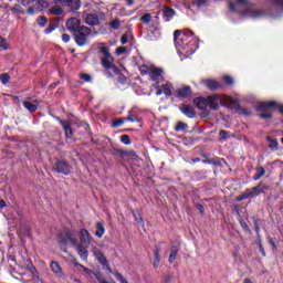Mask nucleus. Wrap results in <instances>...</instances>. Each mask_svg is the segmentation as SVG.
<instances>
[{"mask_svg":"<svg viewBox=\"0 0 283 283\" xmlns=\"http://www.w3.org/2000/svg\"><path fill=\"white\" fill-rule=\"evenodd\" d=\"M174 36L175 45L179 54H182L186 59L198 50V39L193 36L191 30H186L184 33L180 30H176Z\"/></svg>","mask_w":283,"mask_h":283,"instance_id":"f257e3e1","label":"nucleus"},{"mask_svg":"<svg viewBox=\"0 0 283 283\" xmlns=\"http://www.w3.org/2000/svg\"><path fill=\"white\" fill-rule=\"evenodd\" d=\"M193 104L198 109L205 111L218 109L220 105H238V99L227 95H212L207 97H197L193 99Z\"/></svg>","mask_w":283,"mask_h":283,"instance_id":"f03ea898","label":"nucleus"},{"mask_svg":"<svg viewBox=\"0 0 283 283\" xmlns=\"http://www.w3.org/2000/svg\"><path fill=\"white\" fill-rule=\"evenodd\" d=\"M59 244H60L61 251H64V252L67 251V248H66L67 244H70L71 247H74L81 260H87V258L90 256V252L85 247L80 245L78 239H76V232L72 230H65L64 234L59 235Z\"/></svg>","mask_w":283,"mask_h":283,"instance_id":"7ed1b4c3","label":"nucleus"},{"mask_svg":"<svg viewBox=\"0 0 283 283\" xmlns=\"http://www.w3.org/2000/svg\"><path fill=\"white\" fill-rule=\"evenodd\" d=\"M139 70L143 74H148L150 81H159L163 76V69L156 66L142 65Z\"/></svg>","mask_w":283,"mask_h":283,"instance_id":"20e7f679","label":"nucleus"},{"mask_svg":"<svg viewBox=\"0 0 283 283\" xmlns=\"http://www.w3.org/2000/svg\"><path fill=\"white\" fill-rule=\"evenodd\" d=\"M90 34H92L90 28L81 27L80 30L76 31L75 43H77L80 46L87 45V39H90Z\"/></svg>","mask_w":283,"mask_h":283,"instance_id":"39448f33","label":"nucleus"},{"mask_svg":"<svg viewBox=\"0 0 283 283\" xmlns=\"http://www.w3.org/2000/svg\"><path fill=\"white\" fill-rule=\"evenodd\" d=\"M99 51L103 54V57H102L103 67H105V70H116V66L114 65V59L109 54V50H107V48L105 46H102Z\"/></svg>","mask_w":283,"mask_h":283,"instance_id":"423d86ee","label":"nucleus"},{"mask_svg":"<svg viewBox=\"0 0 283 283\" xmlns=\"http://www.w3.org/2000/svg\"><path fill=\"white\" fill-rule=\"evenodd\" d=\"M273 107H277L280 114H283V106L277 105L275 102H263L256 106L258 112H271Z\"/></svg>","mask_w":283,"mask_h":283,"instance_id":"0eeeda50","label":"nucleus"},{"mask_svg":"<svg viewBox=\"0 0 283 283\" xmlns=\"http://www.w3.org/2000/svg\"><path fill=\"white\" fill-rule=\"evenodd\" d=\"M54 171L57 174H64V176H69L70 171H72V166L64 160H57L53 167Z\"/></svg>","mask_w":283,"mask_h":283,"instance_id":"6e6552de","label":"nucleus"},{"mask_svg":"<svg viewBox=\"0 0 283 283\" xmlns=\"http://www.w3.org/2000/svg\"><path fill=\"white\" fill-rule=\"evenodd\" d=\"M80 247H84V249H87L90 244H92V234H90V231L87 229H81L80 230Z\"/></svg>","mask_w":283,"mask_h":283,"instance_id":"1a4fd4ad","label":"nucleus"},{"mask_svg":"<svg viewBox=\"0 0 283 283\" xmlns=\"http://www.w3.org/2000/svg\"><path fill=\"white\" fill-rule=\"evenodd\" d=\"M153 90H157L156 96H161V94H165V96H171V84H163L160 87V84L155 83L153 85Z\"/></svg>","mask_w":283,"mask_h":283,"instance_id":"9d476101","label":"nucleus"},{"mask_svg":"<svg viewBox=\"0 0 283 283\" xmlns=\"http://www.w3.org/2000/svg\"><path fill=\"white\" fill-rule=\"evenodd\" d=\"M56 6H66L71 10L81 9V0H55Z\"/></svg>","mask_w":283,"mask_h":283,"instance_id":"9b49d317","label":"nucleus"},{"mask_svg":"<svg viewBox=\"0 0 283 283\" xmlns=\"http://www.w3.org/2000/svg\"><path fill=\"white\" fill-rule=\"evenodd\" d=\"M260 195V188L259 187H254L251 189L245 190L243 193H241L237 200L239 202H241V200H247V198H255V196Z\"/></svg>","mask_w":283,"mask_h":283,"instance_id":"f8f14e48","label":"nucleus"},{"mask_svg":"<svg viewBox=\"0 0 283 283\" xmlns=\"http://www.w3.org/2000/svg\"><path fill=\"white\" fill-rule=\"evenodd\" d=\"M66 28L70 30V32H78L81 28H85L84 25H81V20L76 18H71L66 21Z\"/></svg>","mask_w":283,"mask_h":283,"instance_id":"ddd939ff","label":"nucleus"},{"mask_svg":"<svg viewBox=\"0 0 283 283\" xmlns=\"http://www.w3.org/2000/svg\"><path fill=\"white\" fill-rule=\"evenodd\" d=\"M91 251L94 258H96L97 262H99V264L107 265V259L105 258V254H103V251H101L95 245H92Z\"/></svg>","mask_w":283,"mask_h":283,"instance_id":"4468645a","label":"nucleus"},{"mask_svg":"<svg viewBox=\"0 0 283 283\" xmlns=\"http://www.w3.org/2000/svg\"><path fill=\"white\" fill-rule=\"evenodd\" d=\"M80 266H81V269H83V271L85 272L86 275H90V277H92V275H95L96 280L99 283H116V281H106L105 279L101 277L99 274L94 273V271H92L83 265H80Z\"/></svg>","mask_w":283,"mask_h":283,"instance_id":"2eb2a0df","label":"nucleus"},{"mask_svg":"<svg viewBox=\"0 0 283 283\" xmlns=\"http://www.w3.org/2000/svg\"><path fill=\"white\" fill-rule=\"evenodd\" d=\"M180 112L185 114L188 118H195L196 117V112H193V107L187 105V104H181L179 106Z\"/></svg>","mask_w":283,"mask_h":283,"instance_id":"dca6fc26","label":"nucleus"},{"mask_svg":"<svg viewBox=\"0 0 283 283\" xmlns=\"http://www.w3.org/2000/svg\"><path fill=\"white\" fill-rule=\"evenodd\" d=\"M201 83L208 87V90H220L222 87L216 80H203Z\"/></svg>","mask_w":283,"mask_h":283,"instance_id":"f3484780","label":"nucleus"},{"mask_svg":"<svg viewBox=\"0 0 283 283\" xmlns=\"http://www.w3.org/2000/svg\"><path fill=\"white\" fill-rule=\"evenodd\" d=\"M60 124L62 125L65 132L66 138H72V124L69 120H60Z\"/></svg>","mask_w":283,"mask_h":283,"instance_id":"a211bd4d","label":"nucleus"},{"mask_svg":"<svg viewBox=\"0 0 283 283\" xmlns=\"http://www.w3.org/2000/svg\"><path fill=\"white\" fill-rule=\"evenodd\" d=\"M51 271L56 275V277H63V270L57 262H51Z\"/></svg>","mask_w":283,"mask_h":283,"instance_id":"6ab92c4d","label":"nucleus"},{"mask_svg":"<svg viewBox=\"0 0 283 283\" xmlns=\"http://www.w3.org/2000/svg\"><path fill=\"white\" fill-rule=\"evenodd\" d=\"M180 250V245H172L170 248V255L168 261L170 262V264H174V262L176 261V258L178 256V251Z\"/></svg>","mask_w":283,"mask_h":283,"instance_id":"aec40b11","label":"nucleus"},{"mask_svg":"<svg viewBox=\"0 0 283 283\" xmlns=\"http://www.w3.org/2000/svg\"><path fill=\"white\" fill-rule=\"evenodd\" d=\"M85 23L87 25H98V15H96V14H87L85 17Z\"/></svg>","mask_w":283,"mask_h":283,"instance_id":"412c9836","label":"nucleus"},{"mask_svg":"<svg viewBox=\"0 0 283 283\" xmlns=\"http://www.w3.org/2000/svg\"><path fill=\"white\" fill-rule=\"evenodd\" d=\"M23 106L31 113L36 112V109H39V101H34V104H32V102L24 101Z\"/></svg>","mask_w":283,"mask_h":283,"instance_id":"4be33fe9","label":"nucleus"},{"mask_svg":"<svg viewBox=\"0 0 283 283\" xmlns=\"http://www.w3.org/2000/svg\"><path fill=\"white\" fill-rule=\"evenodd\" d=\"M178 96H180L181 98H187V96L191 95V87L189 86H185L181 87L177 91Z\"/></svg>","mask_w":283,"mask_h":283,"instance_id":"5701e85b","label":"nucleus"},{"mask_svg":"<svg viewBox=\"0 0 283 283\" xmlns=\"http://www.w3.org/2000/svg\"><path fill=\"white\" fill-rule=\"evenodd\" d=\"M240 7L247 8V0H237L235 4L232 2L229 4V8L232 12H235V9Z\"/></svg>","mask_w":283,"mask_h":283,"instance_id":"b1692460","label":"nucleus"},{"mask_svg":"<svg viewBox=\"0 0 283 283\" xmlns=\"http://www.w3.org/2000/svg\"><path fill=\"white\" fill-rule=\"evenodd\" d=\"M175 15H176V11H174V9L171 8L164 9V17L166 21H171V19H174Z\"/></svg>","mask_w":283,"mask_h":283,"instance_id":"393cba45","label":"nucleus"},{"mask_svg":"<svg viewBox=\"0 0 283 283\" xmlns=\"http://www.w3.org/2000/svg\"><path fill=\"white\" fill-rule=\"evenodd\" d=\"M95 235L97 238H101L102 235H105V227L103 226V223H101V222L96 223Z\"/></svg>","mask_w":283,"mask_h":283,"instance_id":"a878e982","label":"nucleus"},{"mask_svg":"<svg viewBox=\"0 0 283 283\" xmlns=\"http://www.w3.org/2000/svg\"><path fill=\"white\" fill-rule=\"evenodd\" d=\"M50 14H54L55 17H59L63 14V9L60 6H54L49 10Z\"/></svg>","mask_w":283,"mask_h":283,"instance_id":"bb28decb","label":"nucleus"},{"mask_svg":"<svg viewBox=\"0 0 283 283\" xmlns=\"http://www.w3.org/2000/svg\"><path fill=\"white\" fill-rule=\"evenodd\" d=\"M188 125L186 123H182V122H178L175 126V130L176 132H185L188 129Z\"/></svg>","mask_w":283,"mask_h":283,"instance_id":"cd10ccee","label":"nucleus"},{"mask_svg":"<svg viewBox=\"0 0 283 283\" xmlns=\"http://www.w3.org/2000/svg\"><path fill=\"white\" fill-rule=\"evenodd\" d=\"M36 23L39 28H45V25L48 24V18L41 15L36 19Z\"/></svg>","mask_w":283,"mask_h":283,"instance_id":"c85d7f7f","label":"nucleus"},{"mask_svg":"<svg viewBox=\"0 0 283 283\" xmlns=\"http://www.w3.org/2000/svg\"><path fill=\"white\" fill-rule=\"evenodd\" d=\"M264 174H266V170H264V167H259L256 169V175L254 176V180H260V178H262Z\"/></svg>","mask_w":283,"mask_h":283,"instance_id":"c756f323","label":"nucleus"},{"mask_svg":"<svg viewBox=\"0 0 283 283\" xmlns=\"http://www.w3.org/2000/svg\"><path fill=\"white\" fill-rule=\"evenodd\" d=\"M154 258H155V260H154L153 264H154L155 269H158V266H160V254L158 253V250L155 251Z\"/></svg>","mask_w":283,"mask_h":283,"instance_id":"7c9ffc66","label":"nucleus"},{"mask_svg":"<svg viewBox=\"0 0 283 283\" xmlns=\"http://www.w3.org/2000/svg\"><path fill=\"white\" fill-rule=\"evenodd\" d=\"M125 120L134 122V119L130 118V117H127V118H124V119L120 118V119H117V120L113 122V127H120V125H123V123H125Z\"/></svg>","mask_w":283,"mask_h":283,"instance_id":"2f4dec72","label":"nucleus"},{"mask_svg":"<svg viewBox=\"0 0 283 283\" xmlns=\"http://www.w3.org/2000/svg\"><path fill=\"white\" fill-rule=\"evenodd\" d=\"M38 6H40V10H45L49 8L50 3L45 0H35Z\"/></svg>","mask_w":283,"mask_h":283,"instance_id":"473e14b6","label":"nucleus"},{"mask_svg":"<svg viewBox=\"0 0 283 283\" xmlns=\"http://www.w3.org/2000/svg\"><path fill=\"white\" fill-rule=\"evenodd\" d=\"M109 25L113 30H118L120 28V21L118 19H115L109 23Z\"/></svg>","mask_w":283,"mask_h":283,"instance_id":"72a5a7b5","label":"nucleus"},{"mask_svg":"<svg viewBox=\"0 0 283 283\" xmlns=\"http://www.w3.org/2000/svg\"><path fill=\"white\" fill-rule=\"evenodd\" d=\"M8 48H10V45L8 44V41H6V39L0 36V50H8Z\"/></svg>","mask_w":283,"mask_h":283,"instance_id":"f704fd0d","label":"nucleus"},{"mask_svg":"<svg viewBox=\"0 0 283 283\" xmlns=\"http://www.w3.org/2000/svg\"><path fill=\"white\" fill-rule=\"evenodd\" d=\"M140 21H142L143 23H150V22H151V14L145 13V14L140 18Z\"/></svg>","mask_w":283,"mask_h":283,"instance_id":"c9c22d12","label":"nucleus"},{"mask_svg":"<svg viewBox=\"0 0 283 283\" xmlns=\"http://www.w3.org/2000/svg\"><path fill=\"white\" fill-rule=\"evenodd\" d=\"M80 78H82V81H84V83H91L92 82V76H90V74H80Z\"/></svg>","mask_w":283,"mask_h":283,"instance_id":"e433bc0d","label":"nucleus"},{"mask_svg":"<svg viewBox=\"0 0 283 283\" xmlns=\"http://www.w3.org/2000/svg\"><path fill=\"white\" fill-rule=\"evenodd\" d=\"M120 140L124 145H130L132 144V139H129V135H122Z\"/></svg>","mask_w":283,"mask_h":283,"instance_id":"4c0bfd02","label":"nucleus"},{"mask_svg":"<svg viewBox=\"0 0 283 283\" xmlns=\"http://www.w3.org/2000/svg\"><path fill=\"white\" fill-rule=\"evenodd\" d=\"M268 140L270 142V148H272L273 150L277 149V140L276 139H272L271 137H268Z\"/></svg>","mask_w":283,"mask_h":283,"instance_id":"58836bf2","label":"nucleus"},{"mask_svg":"<svg viewBox=\"0 0 283 283\" xmlns=\"http://www.w3.org/2000/svg\"><path fill=\"white\" fill-rule=\"evenodd\" d=\"M0 81L3 85H7L8 81H10V75H8L7 73L0 75Z\"/></svg>","mask_w":283,"mask_h":283,"instance_id":"ea45409f","label":"nucleus"},{"mask_svg":"<svg viewBox=\"0 0 283 283\" xmlns=\"http://www.w3.org/2000/svg\"><path fill=\"white\" fill-rule=\"evenodd\" d=\"M222 81H223L227 85H233V78L230 77V76L224 75V76L222 77Z\"/></svg>","mask_w":283,"mask_h":283,"instance_id":"a19ab883","label":"nucleus"},{"mask_svg":"<svg viewBox=\"0 0 283 283\" xmlns=\"http://www.w3.org/2000/svg\"><path fill=\"white\" fill-rule=\"evenodd\" d=\"M12 11L13 12H18L20 14H23V8H21L19 4H15L13 8H12Z\"/></svg>","mask_w":283,"mask_h":283,"instance_id":"79ce46f5","label":"nucleus"},{"mask_svg":"<svg viewBox=\"0 0 283 283\" xmlns=\"http://www.w3.org/2000/svg\"><path fill=\"white\" fill-rule=\"evenodd\" d=\"M259 251L263 258L266 255V252L264 251V247H262V241L259 239Z\"/></svg>","mask_w":283,"mask_h":283,"instance_id":"37998d69","label":"nucleus"},{"mask_svg":"<svg viewBox=\"0 0 283 283\" xmlns=\"http://www.w3.org/2000/svg\"><path fill=\"white\" fill-rule=\"evenodd\" d=\"M195 3L200 8L207 3V0H195Z\"/></svg>","mask_w":283,"mask_h":283,"instance_id":"c03bdc74","label":"nucleus"},{"mask_svg":"<svg viewBox=\"0 0 283 283\" xmlns=\"http://www.w3.org/2000/svg\"><path fill=\"white\" fill-rule=\"evenodd\" d=\"M54 30H55L54 25H51V27L46 28L44 32H45V34H52V32H54Z\"/></svg>","mask_w":283,"mask_h":283,"instance_id":"a18cd8bd","label":"nucleus"},{"mask_svg":"<svg viewBox=\"0 0 283 283\" xmlns=\"http://www.w3.org/2000/svg\"><path fill=\"white\" fill-rule=\"evenodd\" d=\"M135 220L137 222V224H143V217H140V214H135Z\"/></svg>","mask_w":283,"mask_h":283,"instance_id":"49530a36","label":"nucleus"},{"mask_svg":"<svg viewBox=\"0 0 283 283\" xmlns=\"http://www.w3.org/2000/svg\"><path fill=\"white\" fill-rule=\"evenodd\" d=\"M125 48H117V50H116V54H117V56H120V54H125Z\"/></svg>","mask_w":283,"mask_h":283,"instance_id":"de8ad7c7","label":"nucleus"},{"mask_svg":"<svg viewBox=\"0 0 283 283\" xmlns=\"http://www.w3.org/2000/svg\"><path fill=\"white\" fill-rule=\"evenodd\" d=\"M62 41H63L64 43H70V35L64 33V34L62 35Z\"/></svg>","mask_w":283,"mask_h":283,"instance_id":"09e8293b","label":"nucleus"},{"mask_svg":"<svg viewBox=\"0 0 283 283\" xmlns=\"http://www.w3.org/2000/svg\"><path fill=\"white\" fill-rule=\"evenodd\" d=\"M34 0H20V2L22 3V6H30V3H32Z\"/></svg>","mask_w":283,"mask_h":283,"instance_id":"8fccbe9b","label":"nucleus"},{"mask_svg":"<svg viewBox=\"0 0 283 283\" xmlns=\"http://www.w3.org/2000/svg\"><path fill=\"white\" fill-rule=\"evenodd\" d=\"M34 12H36V10L32 7H30L28 10H27V14H34Z\"/></svg>","mask_w":283,"mask_h":283,"instance_id":"3c124183","label":"nucleus"},{"mask_svg":"<svg viewBox=\"0 0 283 283\" xmlns=\"http://www.w3.org/2000/svg\"><path fill=\"white\" fill-rule=\"evenodd\" d=\"M104 266H106L108 273H113V275H114V271H112V268L109 266V263L107 261H106V265H104Z\"/></svg>","mask_w":283,"mask_h":283,"instance_id":"603ef678","label":"nucleus"},{"mask_svg":"<svg viewBox=\"0 0 283 283\" xmlns=\"http://www.w3.org/2000/svg\"><path fill=\"white\" fill-rule=\"evenodd\" d=\"M122 45H125L127 43V35L122 36Z\"/></svg>","mask_w":283,"mask_h":283,"instance_id":"864d4df0","label":"nucleus"},{"mask_svg":"<svg viewBox=\"0 0 283 283\" xmlns=\"http://www.w3.org/2000/svg\"><path fill=\"white\" fill-rule=\"evenodd\" d=\"M260 118H271V114H260Z\"/></svg>","mask_w":283,"mask_h":283,"instance_id":"5fc2aeb1","label":"nucleus"},{"mask_svg":"<svg viewBox=\"0 0 283 283\" xmlns=\"http://www.w3.org/2000/svg\"><path fill=\"white\" fill-rule=\"evenodd\" d=\"M6 207V200H0V209H4Z\"/></svg>","mask_w":283,"mask_h":283,"instance_id":"6e6d98bb","label":"nucleus"},{"mask_svg":"<svg viewBox=\"0 0 283 283\" xmlns=\"http://www.w3.org/2000/svg\"><path fill=\"white\" fill-rule=\"evenodd\" d=\"M270 243L272 244V249H277V247L275 245V241H273V239L270 240Z\"/></svg>","mask_w":283,"mask_h":283,"instance_id":"4d7b16f0","label":"nucleus"},{"mask_svg":"<svg viewBox=\"0 0 283 283\" xmlns=\"http://www.w3.org/2000/svg\"><path fill=\"white\" fill-rule=\"evenodd\" d=\"M241 227L247 231V229H249V226H247V223L241 222Z\"/></svg>","mask_w":283,"mask_h":283,"instance_id":"13d9d810","label":"nucleus"},{"mask_svg":"<svg viewBox=\"0 0 283 283\" xmlns=\"http://www.w3.org/2000/svg\"><path fill=\"white\" fill-rule=\"evenodd\" d=\"M30 271H31V273H34V271H36V269L34 268V265L31 264Z\"/></svg>","mask_w":283,"mask_h":283,"instance_id":"bf43d9fd","label":"nucleus"},{"mask_svg":"<svg viewBox=\"0 0 283 283\" xmlns=\"http://www.w3.org/2000/svg\"><path fill=\"white\" fill-rule=\"evenodd\" d=\"M199 211H200L201 213H205V207L199 206Z\"/></svg>","mask_w":283,"mask_h":283,"instance_id":"052dcab7","label":"nucleus"},{"mask_svg":"<svg viewBox=\"0 0 283 283\" xmlns=\"http://www.w3.org/2000/svg\"><path fill=\"white\" fill-rule=\"evenodd\" d=\"M128 6H132L134 3V0H126Z\"/></svg>","mask_w":283,"mask_h":283,"instance_id":"680f3d73","label":"nucleus"},{"mask_svg":"<svg viewBox=\"0 0 283 283\" xmlns=\"http://www.w3.org/2000/svg\"><path fill=\"white\" fill-rule=\"evenodd\" d=\"M220 136H227V132L221 130V132H220Z\"/></svg>","mask_w":283,"mask_h":283,"instance_id":"e2e57ef3","label":"nucleus"},{"mask_svg":"<svg viewBox=\"0 0 283 283\" xmlns=\"http://www.w3.org/2000/svg\"><path fill=\"white\" fill-rule=\"evenodd\" d=\"M155 32H156L157 36H160V31H158V29H155Z\"/></svg>","mask_w":283,"mask_h":283,"instance_id":"0e129e2a","label":"nucleus"},{"mask_svg":"<svg viewBox=\"0 0 283 283\" xmlns=\"http://www.w3.org/2000/svg\"><path fill=\"white\" fill-rule=\"evenodd\" d=\"M276 3H281L283 6V0H275Z\"/></svg>","mask_w":283,"mask_h":283,"instance_id":"69168bd1","label":"nucleus"},{"mask_svg":"<svg viewBox=\"0 0 283 283\" xmlns=\"http://www.w3.org/2000/svg\"><path fill=\"white\" fill-rule=\"evenodd\" d=\"M256 233H260V227L255 228Z\"/></svg>","mask_w":283,"mask_h":283,"instance_id":"338daca9","label":"nucleus"}]
</instances>
